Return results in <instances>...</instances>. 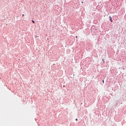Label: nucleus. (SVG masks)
Segmentation results:
<instances>
[{
	"label": "nucleus",
	"mask_w": 126,
	"mask_h": 126,
	"mask_svg": "<svg viewBox=\"0 0 126 126\" xmlns=\"http://www.w3.org/2000/svg\"><path fill=\"white\" fill-rule=\"evenodd\" d=\"M110 20H111V22H112V17H111V16H110Z\"/></svg>",
	"instance_id": "nucleus-1"
},
{
	"label": "nucleus",
	"mask_w": 126,
	"mask_h": 126,
	"mask_svg": "<svg viewBox=\"0 0 126 126\" xmlns=\"http://www.w3.org/2000/svg\"><path fill=\"white\" fill-rule=\"evenodd\" d=\"M32 23H35V21H33V20H32Z\"/></svg>",
	"instance_id": "nucleus-2"
},
{
	"label": "nucleus",
	"mask_w": 126,
	"mask_h": 126,
	"mask_svg": "<svg viewBox=\"0 0 126 126\" xmlns=\"http://www.w3.org/2000/svg\"><path fill=\"white\" fill-rule=\"evenodd\" d=\"M102 82H103V83H104V80H102Z\"/></svg>",
	"instance_id": "nucleus-3"
},
{
	"label": "nucleus",
	"mask_w": 126,
	"mask_h": 126,
	"mask_svg": "<svg viewBox=\"0 0 126 126\" xmlns=\"http://www.w3.org/2000/svg\"><path fill=\"white\" fill-rule=\"evenodd\" d=\"M22 16H23V17L24 16V14H23V15H22Z\"/></svg>",
	"instance_id": "nucleus-4"
},
{
	"label": "nucleus",
	"mask_w": 126,
	"mask_h": 126,
	"mask_svg": "<svg viewBox=\"0 0 126 126\" xmlns=\"http://www.w3.org/2000/svg\"><path fill=\"white\" fill-rule=\"evenodd\" d=\"M75 121H77V119H75Z\"/></svg>",
	"instance_id": "nucleus-5"
},
{
	"label": "nucleus",
	"mask_w": 126,
	"mask_h": 126,
	"mask_svg": "<svg viewBox=\"0 0 126 126\" xmlns=\"http://www.w3.org/2000/svg\"><path fill=\"white\" fill-rule=\"evenodd\" d=\"M76 38H77V36H76Z\"/></svg>",
	"instance_id": "nucleus-6"
}]
</instances>
